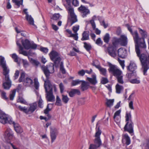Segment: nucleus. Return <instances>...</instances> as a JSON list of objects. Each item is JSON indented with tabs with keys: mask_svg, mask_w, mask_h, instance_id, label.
I'll return each instance as SVG.
<instances>
[{
	"mask_svg": "<svg viewBox=\"0 0 149 149\" xmlns=\"http://www.w3.org/2000/svg\"><path fill=\"white\" fill-rule=\"evenodd\" d=\"M126 26L128 30L132 35L135 43V50L137 56L139 57L141 66V70L144 75H147V72L149 69V54H140V51L139 48L140 47V42H142L141 37H139L137 31L133 32L131 27L129 24H126Z\"/></svg>",
	"mask_w": 149,
	"mask_h": 149,
	"instance_id": "obj_1",
	"label": "nucleus"
},
{
	"mask_svg": "<svg viewBox=\"0 0 149 149\" xmlns=\"http://www.w3.org/2000/svg\"><path fill=\"white\" fill-rule=\"evenodd\" d=\"M44 88L46 93V98L47 101L53 102L55 100V97L53 94L54 89L56 91V89L55 85L52 84L49 80L45 81Z\"/></svg>",
	"mask_w": 149,
	"mask_h": 149,
	"instance_id": "obj_2",
	"label": "nucleus"
},
{
	"mask_svg": "<svg viewBox=\"0 0 149 149\" xmlns=\"http://www.w3.org/2000/svg\"><path fill=\"white\" fill-rule=\"evenodd\" d=\"M0 66L3 68V74L5 76V79L3 81V86L4 89H8L9 88V70L7 69L4 58L1 56H0Z\"/></svg>",
	"mask_w": 149,
	"mask_h": 149,
	"instance_id": "obj_3",
	"label": "nucleus"
},
{
	"mask_svg": "<svg viewBox=\"0 0 149 149\" xmlns=\"http://www.w3.org/2000/svg\"><path fill=\"white\" fill-rule=\"evenodd\" d=\"M125 118L126 123L123 128L124 131L128 132L132 135L134 134V123L132 120L131 112H126Z\"/></svg>",
	"mask_w": 149,
	"mask_h": 149,
	"instance_id": "obj_4",
	"label": "nucleus"
},
{
	"mask_svg": "<svg viewBox=\"0 0 149 149\" xmlns=\"http://www.w3.org/2000/svg\"><path fill=\"white\" fill-rule=\"evenodd\" d=\"M41 68L46 77V81L49 80L50 74L53 73L54 72V64L50 63L49 65H43L41 67Z\"/></svg>",
	"mask_w": 149,
	"mask_h": 149,
	"instance_id": "obj_5",
	"label": "nucleus"
},
{
	"mask_svg": "<svg viewBox=\"0 0 149 149\" xmlns=\"http://www.w3.org/2000/svg\"><path fill=\"white\" fill-rule=\"evenodd\" d=\"M37 107V103H34L30 105V107L29 108H27L26 107H22L21 106H19L18 108L20 111L28 114L33 112L36 110Z\"/></svg>",
	"mask_w": 149,
	"mask_h": 149,
	"instance_id": "obj_6",
	"label": "nucleus"
},
{
	"mask_svg": "<svg viewBox=\"0 0 149 149\" xmlns=\"http://www.w3.org/2000/svg\"><path fill=\"white\" fill-rule=\"evenodd\" d=\"M139 32L141 36L142 37L140 38L141 39L142 42H140V47L145 49L146 47V45L145 41V38L148 37L147 33L145 30H143L140 28H138Z\"/></svg>",
	"mask_w": 149,
	"mask_h": 149,
	"instance_id": "obj_7",
	"label": "nucleus"
},
{
	"mask_svg": "<svg viewBox=\"0 0 149 149\" xmlns=\"http://www.w3.org/2000/svg\"><path fill=\"white\" fill-rule=\"evenodd\" d=\"M101 133L102 132L98 127L95 135V138L93 140L94 144L98 148L102 145V141L100 138V135Z\"/></svg>",
	"mask_w": 149,
	"mask_h": 149,
	"instance_id": "obj_8",
	"label": "nucleus"
},
{
	"mask_svg": "<svg viewBox=\"0 0 149 149\" xmlns=\"http://www.w3.org/2000/svg\"><path fill=\"white\" fill-rule=\"evenodd\" d=\"M109 72L111 73L113 75L116 77L121 76L122 72L118 69L116 66L112 65L111 63L109 64Z\"/></svg>",
	"mask_w": 149,
	"mask_h": 149,
	"instance_id": "obj_9",
	"label": "nucleus"
},
{
	"mask_svg": "<svg viewBox=\"0 0 149 149\" xmlns=\"http://www.w3.org/2000/svg\"><path fill=\"white\" fill-rule=\"evenodd\" d=\"M49 55L51 60L54 61L56 65H58L61 60L58 53L55 51H52L50 53Z\"/></svg>",
	"mask_w": 149,
	"mask_h": 149,
	"instance_id": "obj_10",
	"label": "nucleus"
},
{
	"mask_svg": "<svg viewBox=\"0 0 149 149\" xmlns=\"http://www.w3.org/2000/svg\"><path fill=\"white\" fill-rule=\"evenodd\" d=\"M10 124L13 125L14 130L17 133L21 134L23 132V129L20 125L18 123L13 121L11 119H10Z\"/></svg>",
	"mask_w": 149,
	"mask_h": 149,
	"instance_id": "obj_11",
	"label": "nucleus"
},
{
	"mask_svg": "<svg viewBox=\"0 0 149 149\" xmlns=\"http://www.w3.org/2000/svg\"><path fill=\"white\" fill-rule=\"evenodd\" d=\"M9 131L8 129H7L5 133L4 136V143L3 144V146L6 149H9L8 147L9 143Z\"/></svg>",
	"mask_w": 149,
	"mask_h": 149,
	"instance_id": "obj_12",
	"label": "nucleus"
},
{
	"mask_svg": "<svg viewBox=\"0 0 149 149\" xmlns=\"http://www.w3.org/2000/svg\"><path fill=\"white\" fill-rule=\"evenodd\" d=\"M8 122V115L3 111L0 110V122L5 124Z\"/></svg>",
	"mask_w": 149,
	"mask_h": 149,
	"instance_id": "obj_13",
	"label": "nucleus"
},
{
	"mask_svg": "<svg viewBox=\"0 0 149 149\" xmlns=\"http://www.w3.org/2000/svg\"><path fill=\"white\" fill-rule=\"evenodd\" d=\"M58 130L55 128H51L50 129V137L52 143L54 142L56 139L58 135Z\"/></svg>",
	"mask_w": 149,
	"mask_h": 149,
	"instance_id": "obj_14",
	"label": "nucleus"
},
{
	"mask_svg": "<svg viewBox=\"0 0 149 149\" xmlns=\"http://www.w3.org/2000/svg\"><path fill=\"white\" fill-rule=\"evenodd\" d=\"M78 9L79 11L82 14V16L83 17H86L87 15L90 13L89 10L82 5H81Z\"/></svg>",
	"mask_w": 149,
	"mask_h": 149,
	"instance_id": "obj_15",
	"label": "nucleus"
},
{
	"mask_svg": "<svg viewBox=\"0 0 149 149\" xmlns=\"http://www.w3.org/2000/svg\"><path fill=\"white\" fill-rule=\"evenodd\" d=\"M117 48L114 47H110L108 48L107 51L111 57H115L117 55Z\"/></svg>",
	"mask_w": 149,
	"mask_h": 149,
	"instance_id": "obj_16",
	"label": "nucleus"
},
{
	"mask_svg": "<svg viewBox=\"0 0 149 149\" xmlns=\"http://www.w3.org/2000/svg\"><path fill=\"white\" fill-rule=\"evenodd\" d=\"M137 66L134 62L131 61L129 66L127 67V69L130 72H136Z\"/></svg>",
	"mask_w": 149,
	"mask_h": 149,
	"instance_id": "obj_17",
	"label": "nucleus"
},
{
	"mask_svg": "<svg viewBox=\"0 0 149 149\" xmlns=\"http://www.w3.org/2000/svg\"><path fill=\"white\" fill-rule=\"evenodd\" d=\"M118 55L121 58H124L126 56L127 52L123 48H120L118 50Z\"/></svg>",
	"mask_w": 149,
	"mask_h": 149,
	"instance_id": "obj_18",
	"label": "nucleus"
},
{
	"mask_svg": "<svg viewBox=\"0 0 149 149\" xmlns=\"http://www.w3.org/2000/svg\"><path fill=\"white\" fill-rule=\"evenodd\" d=\"M118 41L122 46H125L127 44V37L124 35L121 36L120 38L118 39Z\"/></svg>",
	"mask_w": 149,
	"mask_h": 149,
	"instance_id": "obj_19",
	"label": "nucleus"
},
{
	"mask_svg": "<svg viewBox=\"0 0 149 149\" xmlns=\"http://www.w3.org/2000/svg\"><path fill=\"white\" fill-rule=\"evenodd\" d=\"M124 140L125 141V143L126 145L128 146L131 143L130 139L127 134H125L122 135V142Z\"/></svg>",
	"mask_w": 149,
	"mask_h": 149,
	"instance_id": "obj_20",
	"label": "nucleus"
},
{
	"mask_svg": "<svg viewBox=\"0 0 149 149\" xmlns=\"http://www.w3.org/2000/svg\"><path fill=\"white\" fill-rule=\"evenodd\" d=\"M33 81L30 78L26 77L24 82V85L26 86L31 87L33 84Z\"/></svg>",
	"mask_w": 149,
	"mask_h": 149,
	"instance_id": "obj_21",
	"label": "nucleus"
},
{
	"mask_svg": "<svg viewBox=\"0 0 149 149\" xmlns=\"http://www.w3.org/2000/svg\"><path fill=\"white\" fill-rule=\"evenodd\" d=\"M40 84L38 81V79L37 78H35L34 79V85L33 86L35 88V91L36 92L37 95L39 94L38 92L37 91V90H39Z\"/></svg>",
	"mask_w": 149,
	"mask_h": 149,
	"instance_id": "obj_22",
	"label": "nucleus"
},
{
	"mask_svg": "<svg viewBox=\"0 0 149 149\" xmlns=\"http://www.w3.org/2000/svg\"><path fill=\"white\" fill-rule=\"evenodd\" d=\"M82 83L80 86L81 89L82 91L87 90L89 86V83L84 81H82Z\"/></svg>",
	"mask_w": 149,
	"mask_h": 149,
	"instance_id": "obj_23",
	"label": "nucleus"
},
{
	"mask_svg": "<svg viewBox=\"0 0 149 149\" xmlns=\"http://www.w3.org/2000/svg\"><path fill=\"white\" fill-rule=\"evenodd\" d=\"M68 93L69 96L71 97H74L75 94H80V91L78 89H72Z\"/></svg>",
	"mask_w": 149,
	"mask_h": 149,
	"instance_id": "obj_24",
	"label": "nucleus"
},
{
	"mask_svg": "<svg viewBox=\"0 0 149 149\" xmlns=\"http://www.w3.org/2000/svg\"><path fill=\"white\" fill-rule=\"evenodd\" d=\"M22 45L24 48L26 49H30V41L27 39L22 41Z\"/></svg>",
	"mask_w": 149,
	"mask_h": 149,
	"instance_id": "obj_25",
	"label": "nucleus"
},
{
	"mask_svg": "<svg viewBox=\"0 0 149 149\" xmlns=\"http://www.w3.org/2000/svg\"><path fill=\"white\" fill-rule=\"evenodd\" d=\"M92 77V78H91L88 77H87V79L91 84L93 85H95L97 83V81L96 80V76L95 75H93Z\"/></svg>",
	"mask_w": 149,
	"mask_h": 149,
	"instance_id": "obj_26",
	"label": "nucleus"
},
{
	"mask_svg": "<svg viewBox=\"0 0 149 149\" xmlns=\"http://www.w3.org/2000/svg\"><path fill=\"white\" fill-rule=\"evenodd\" d=\"M22 85L21 84H19L16 89H14L12 92L11 94L10 95V100H13L15 96L16 90L19 91L21 89Z\"/></svg>",
	"mask_w": 149,
	"mask_h": 149,
	"instance_id": "obj_27",
	"label": "nucleus"
},
{
	"mask_svg": "<svg viewBox=\"0 0 149 149\" xmlns=\"http://www.w3.org/2000/svg\"><path fill=\"white\" fill-rule=\"evenodd\" d=\"M66 8L68 11L69 16H72V15L75 14L74 12V9L71 5L66 6Z\"/></svg>",
	"mask_w": 149,
	"mask_h": 149,
	"instance_id": "obj_28",
	"label": "nucleus"
},
{
	"mask_svg": "<svg viewBox=\"0 0 149 149\" xmlns=\"http://www.w3.org/2000/svg\"><path fill=\"white\" fill-rule=\"evenodd\" d=\"M82 37L81 38V40L84 41L88 40L89 39V32L87 31H84L82 34Z\"/></svg>",
	"mask_w": 149,
	"mask_h": 149,
	"instance_id": "obj_29",
	"label": "nucleus"
},
{
	"mask_svg": "<svg viewBox=\"0 0 149 149\" xmlns=\"http://www.w3.org/2000/svg\"><path fill=\"white\" fill-rule=\"evenodd\" d=\"M70 16V18L68 17V18L70 19L71 21V24L70 25H72L73 23L77 22V16L75 14L72 15V16Z\"/></svg>",
	"mask_w": 149,
	"mask_h": 149,
	"instance_id": "obj_30",
	"label": "nucleus"
},
{
	"mask_svg": "<svg viewBox=\"0 0 149 149\" xmlns=\"http://www.w3.org/2000/svg\"><path fill=\"white\" fill-rule=\"evenodd\" d=\"M26 19L30 25H34L33 19L31 15H27V16L26 17Z\"/></svg>",
	"mask_w": 149,
	"mask_h": 149,
	"instance_id": "obj_31",
	"label": "nucleus"
},
{
	"mask_svg": "<svg viewBox=\"0 0 149 149\" xmlns=\"http://www.w3.org/2000/svg\"><path fill=\"white\" fill-rule=\"evenodd\" d=\"M66 31L67 32L70 34V37L73 38L74 39L76 40H78V36H77V34L72 33L71 31L69 29H67Z\"/></svg>",
	"mask_w": 149,
	"mask_h": 149,
	"instance_id": "obj_32",
	"label": "nucleus"
},
{
	"mask_svg": "<svg viewBox=\"0 0 149 149\" xmlns=\"http://www.w3.org/2000/svg\"><path fill=\"white\" fill-rule=\"evenodd\" d=\"M116 93L119 94L121 93L122 90H123V88L122 86L117 84L116 86Z\"/></svg>",
	"mask_w": 149,
	"mask_h": 149,
	"instance_id": "obj_33",
	"label": "nucleus"
},
{
	"mask_svg": "<svg viewBox=\"0 0 149 149\" xmlns=\"http://www.w3.org/2000/svg\"><path fill=\"white\" fill-rule=\"evenodd\" d=\"M130 72L127 73L126 74L129 79H130L132 78L136 77L137 75L136 72Z\"/></svg>",
	"mask_w": 149,
	"mask_h": 149,
	"instance_id": "obj_34",
	"label": "nucleus"
},
{
	"mask_svg": "<svg viewBox=\"0 0 149 149\" xmlns=\"http://www.w3.org/2000/svg\"><path fill=\"white\" fill-rule=\"evenodd\" d=\"M101 74L104 76H106L107 74V70L105 68H102L100 66L99 68H98Z\"/></svg>",
	"mask_w": 149,
	"mask_h": 149,
	"instance_id": "obj_35",
	"label": "nucleus"
},
{
	"mask_svg": "<svg viewBox=\"0 0 149 149\" xmlns=\"http://www.w3.org/2000/svg\"><path fill=\"white\" fill-rule=\"evenodd\" d=\"M25 77V73L24 72H22L21 73L20 77L18 80L19 82H21L24 81L25 80L24 78Z\"/></svg>",
	"mask_w": 149,
	"mask_h": 149,
	"instance_id": "obj_36",
	"label": "nucleus"
},
{
	"mask_svg": "<svg viewBox=\"0 0 149 149\" xmlns=\"http://www.w3.org/2000/svg\"><path fill=\"white\" fill-rule=\"evenodd\" d=\"M62 101L65 103L67 104L68 102L69 99L67 95H65L63 94L62 95Z\"/></svg>",
	"mask_w": 149,
	"mask_h": 149,
	"instance_id": "obj_37",
	"label": "nucleus"
},
{
	"mask_svg": "<svg viewBox=\"0 0 149 149\" xmlns=\"http://www.w3.org/2000/svg\"><path fill=\"white\" fill-rule=\"evenodd\" d=\"M130 82L133 84H139L140 83V81L139 78H134L130 80Z\"/></svg>",
	"mask_w": 149,
	"mask_h": 149,
	"instance_id": "obj_38",
	"label": "nucleus"
},
{
	"mask_svg": "<svg viewBox=\"0 0 149 149\" xmlns=\"http://www.w3.org/2000/svg\"><path fill=\"white\" fill-rule=\"evenodd\" d=\"M55 104L58 106H61L62 105L61 100L58 96H56Z\"/></svg>",
	"mask_w": 149,
	"mask_h": 149,
	"instance_id": "obj_39",
	"label": "nucleus"
},
{
	"mask_svg": "<svg viewBox=\"0 0 149 149\" xmlns=\"http://www.w3.org/2000/svg\"><path fill=\"white\" fill-rule=\"evenodd\" d=\"M110 39L109 35L108 33H107L103 38L104 42L106 43H108Z\"/></svg>",
	"mask_w": 149,
	"mask_h": 149,
	"instance_id": "obj_40",
	"label": "nucleus"
},
{
	"mask_svg": "<svg viewBox=\"0 0 149 149\" xmlns=\"http://www.w3.org/2000/svg\"><path fill=\"white\" fill-rule=\"evenodd\" d=\"M13 2L15 3V4L17 5L18 7H19L20 5H22L23 0H20L19 1L18 0H12Z\"/></svg>",
	"mask_w": 149,
	"mask_h": 149,
	"instance_id": "obj_41",
	"label": "nucleus"
},
{
	"mask_svg": "<svg viewBox=\"0 0 149 149\" xmlns=\"http://www.w3.org/2000/svg\"><path fill=\"white\" fill-rule=\"evenodd\" d=\"M82 81V80H80L79 79L73 80L71 82V85L72 86H75L79 84Z\"/></svg>",
	"mask_w": 149,
	"mask_h": 149,
	"instance_id": "obj_42",
	"label": "nucleus"
},
{
	"mask_svg": "<svg viewBox=\"0 0 149 149\" xmlns=\"http://www.w3.org/2000/svg\"><path fill=\"white\" fill-rule=\"evenodd\" d=\"M99 63V62L98 61L96 60L93 61L92 64L93 66H95L96 68H99V67L100 66V65L98 64Z\"/></svg>",
	"mask_w": 149,
	"mask_h": 149,
	"instance_id": "obj_43",
	"label": "nucleus"
},
{
	"mask_svg": "<svg viewBox=\"0 0 149 149\" xmlns=\"http://www.w3.org/2000/svg\"><path fill=\"white\" fill-rule=\"evenodd\" d=\"M17 102L22 104H26L27 103L26 101L21 97L19 96L17 100Z\"/></svg>",
	"mask_w": 149,
	"mask_h": 149,
	"instance_id": "obj_44",
	"label": "nucleus"
},
{
	"mask_svg": "<svg viewBox=\"0 0 149 149\" xmlns=\"http://www.w3.org/2000/svg\"><path fill=\"white\" fill-rule=\"evenodd\" d=\"M114 101V99L109 100H107L106 104L108 107H110L113 105Z\"/></svg>",
	"mask_w": 149,
	"mask_h": 149,
	"instance_id": "obj_45",
	"label": "nucleus"
},
{
	"mask_svg": "<svg viewBox=\"0 0 149 149\" xmlns=\"http://www.w3.org/2000/svg\"><path fill=\"white\" fill-rule=\"evenodd\" d=\"M79 26L77 25L76 26H73L72 28V30L73 31L74 34H77V36H78V34L77 33V31L79 30Z\"/></svg>",
	"mask_w": 149,
	"mask_h": 149,
	"instance_id": "obj_46",
	"label": "nucleus"
},
{
	"mask_svg": "<svg viewBox=\"0 0 149 149\" xmlns=\"http://www.w3.org/2000/svg\"><path fill=\"white\" fill-rule=\"evenodd\" d=\"M84 47L87 51H89L91 48V46L87 44L86 42H84Z\"/></svg>",
	"mask_w": 149,
	"mask_h": 149,
	"instance_id": "obj_47",
	"label": "nucleus"
},
{
	"mask_svg": "<svg viewBox=\"0 0 149 149\" xmlns=\"http://www.w3.org/2000/svg\"><path fill=\"white\" fill-rule=\"evenodd\" d=\"M0 91L1 93V95L2 98L6 100H8V98L6 96V93L3 91H2L1 90H0Z\"/></svg>",
	"mask_w": 149,
	"mask_h": 149,
	"instance_id": "obj_48",
	"label": "nucleus"
},
{
	"mask_svg": "<svg viewBox=\"0 0 149 149\" xmlns=\"http://www.w3.org/2000/svg\"><path fill=\"white\" fill-rule=\"evenodd\" d=\"M31 62L33 65L36 66H38L40 64L39 62L37 60L31 59Z\"/></svg>",
	"mask_w": 149,
	"mask_h": 149,
	"instance_id": "obj_49",
	"label": "nucleus"
},
{
	"mask_svg": "<svg viewBox=\"0 0 149 149\" xmlns=\"http://www.w3.org/2000/svg\"><path fill=\"white\" fill-rule=\"evenodd\" d=\"M59 17L60 15L59 14H55L53 15L51 19L56 20L59 18Z\"/></svg>",
	"mask_w": 149,
	"mask_h": 149,
	"instance_id": "obj_50",
	"label": "nucleus"
},
{
	"mask_svg": "<svg viewBox=\"0 0 149 149\" xmlns=\"http://www.w3.org/2000/svg\"><path fill=\"white\" fill-rule=\"evenodd\" d=\"M98 148L94 143H91L89 146L88 149H97Z\"/></svg>",
	"mask_w": 149,
	"mask_h": 149,
	"instance_id": "obj_51",
	"label": "nucleus"
},
{
	"mask_svg": "<svg viewBox=\"0 0 149 149\" xmlns=\"http://www.w3.org/2000/svg\"><path fill=\"white\" fill-rule=\"evenodd\" d=\"M109 82L108 79L106 77H102L101 79V83L102 84H105Z\"/></svg>",
	"mask_w": 149,
	"mask_h": 149,
	"instance_id": "obj_52",
	"label": "nucleus"
},
{
	"mask_svg": "<svg viewBox=\"0 0 149 149\" xmlns=\"http://www.w3.org/2000/svg\"><path fill=\"white\" fill-rule=\"evenodd\" d=\"M118 82L120 84H123L124 81L123 79V76L121 75L117 77Z\"/></svg>",
	"mask_w": 149,
	"mask_h": 149,
	"instance_id": "obj_53",
	"label": "nucleus"
},
{
	"mask_svg": "<svg viewBox=\"0 0 149 149\" xmlns=\"http://www.w3.org/2000/svg\"><path fill=\"white\" fill-rule=\"evenodd\" d=\"M59 87L60 90V92L63 93L64 89V86L62 83H61L59 85Z\"/></svg>",
	"mask_w": 149,
	"mask_h": 149,
	"instance_id": "obj_54",
	"label": "nucleus"
},
{
	"mask_svg": "<svg viewBox=\"0 0 149 149\" xmlns=\"http://www.w3.org/2000/svg\"><path fill=\"white\" fill-rule=\"evenodd\" d=\"M43 101L41 98V96H40V99L38 102V106L40 108H42L43 107Z\"/></svg>",
	"mask_w": 149,
	"mask_h": 149,
	"instance_id": "obj_55",
	"label": "nucleus"
},
{
	"mask_svg": "<svg viewBox=\"0 0 149 149\" xmlns=\"http://www.w3.org/2000/svg\"><path fill=\"white\" fill-rule=\"evenodd\" d=\"M102 43L103 42L101 40V39L100 38H98L96 40V43L99 45H102Z\"/></svg>",
	"mask_w": 149,
	"mask_h": 149,
	"instance_id": "obj_56",
	"label": "nucleus"
},
{
	"mask_svg": "<svg viewBox=\"0 0 149 149\" xmlns=\"http://www.w3.org/2000/svg\"><path fill=\"white\" fill-rule=\"evenodd\" d=\"M118 42H119L118 41V39L114 40L112 42L113 45L111 47H115L116 48V46L118 44Z\"/></svg>",
	"mask_w": 149,
	"mask_h": 149,
	"instance_id": "obj_57",
	"label": "nucleus"
},
{
	"mask_svg": "<svg viewBox=\"0 0 149 149\" xmlns=\"http://www.w3.org/2000/svg\"><path fill=\"white\" fill-rule=\"evenodd\" d=\"M19 53L20 54H22L25 56H27V53L26 51H24L23 50V48L20 49L19 51Z\"/></svg>",
	"mask_w": 149,
	"mask_h": 149,
	"instance_id": "obj_58",
	"label": "nucleus"
},
{
	"mask_svg": "<svg viewBox=\"0 0 149 149\" xmlns=\"http://www.w3.org/2000/svg\"><path fill=\"white\" fill-rule=\"evenodd\" d=\"M12 58L14 59V61L17 62L18 61V57L15 54H13L12 56Z\"/></svg>",
	"mask_w": 149,
	"mask_h": 149,
	"instance_id": "obj_59",
	"label": "nucleus"
},
{
	"mask_svg": "<svg viewBox=\"0 0 149 149\" xmlns=\"http://www.w3.org/2000/svg\"><path fill=\"white\" fill-rule=\"evenodd\" d=\"M19 71L18 70H16L15 71V72L14 74V78H15V79H16L18 78V77L19 75Z\"/></svg>",
	"mask_w": 149,
	"mask_h": 149,
	"instance_id": "obj_60",
	"label": "nucleus"
},
{
	"mask_svg": "<svg viewBox=\"0 0 149 149\" xmlns=\"http://www.w3.org/2000/svg\"><path fill=\"white\" fill-rule=\"evenodd\" d=\"M90 23L91 24V26L93 29L95 30V24L94 22V20L93 19H91L90 21Z\"/></svg>",
	"mask_w": 149,
	"mask_h": 149,
	"instance_id": "obj_61",
	"label": "nucleus"
},
{
	"mask_svg": "<svg viewBox=\"0 0 149 149\" xmlns=\"http://www.w3.org/2000/svg\"><path fill=\"white\" fill-rule=\"evenodd\" d=\"M121 112V111L120 110H118L114 114V115L113 116V118L114 119H115V118L116 116H119L120 113Z\"/></svg>",
	"mask_w": 149,
	"mask_h": 149,
	"instance_id": "obj_62",
	"label": "nucleus"
},
{
	"mask_svg": "<svg viewBox=\"0 0 149 149\" xmlns=\"http://www.w3.org/2000/svg\"><path fill=\"white\" fill-rule=\"evenodd\" d=\"M72 4L75 6H78L79 4V2L78 0H72Z\"/></svg>",
	"mask_w": 149,
	"mask_h": 149,
	"instance_id": "obj_63",
	"label": "nucleus"
},
{
	"mask_svg": "<svg viewBox=\"0 0 149 149\" xmlns=\"http://www.w3.org/2000/svg\"><path fill=\"white\" fill-rule=\"evenodd\" d=\"M40 50L42 52L45 53H47L48 52V49L47 48L41 47L40 48Z\"/></svg>",
	"mask_w": 149,
	"mask_h": 149,
	"instance_id": "obj_64",
	"label": "nucleus"
}]
</instances>
